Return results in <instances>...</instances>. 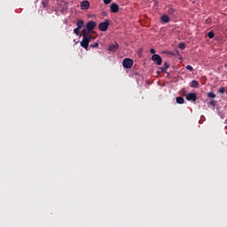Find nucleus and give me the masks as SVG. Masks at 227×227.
Masks as SVG:
<instances>
[{
  "instance_id": "obj_1",
  "label": "nucleus",
  "mask_w": 227,
  "mask_h": 227,
  "mask_svg": "<svg viewBox=\"0 0 227 227\" xmlns=\"http://www.w3.org/2000/svg\"><path fill=\"white\" fill-rule=\"evenodd\" d=\"M87 36L88 35L86 34L82 35V40L81 42V46L83 47V49H86V51H88V47H90V40Z\"/></svg>"
},
{
  "instance_id": "obj_2",
  "label": "nucleus",
  "mask_w": 227,
  "mask_h": 227,
  "mask_svg": "<svg viewBox=\"0 0 227 227\" xmlns=\"http://www.w3.org/2000/svg\"><path fill=\"white\" fill-rule=\"evenodd\" d=\"M122 66L125 68H132V67L134 66V60H132V59L126 58L122 61Z\"/></svg>"
},
{
  "instance_id": "obj_3",
  "label": "nucleus",
  "mask_w": 227,
  "mask_h": 227,
  "mask_svg": "<svg viewBox=\"0 0 227 227\" xmlns=\"http://www.w3.org/2000/svg\"><path fill=\"white\" fill-rule=\"evenodd\" d=\"M94 27H97V22L93 21V20H90L87 23L86 25V27L83 28V29H86V32L87 33H91V30L94 28Z\"/></svg>"
},
{
  "instance_id": "obj_4",
  "label": "nucleus",
  "mask_w": 227,
  "mask_h": 227,
  "mask_svg": "<svg viewBox=\"0 0 227 227\" xmlns=\"http://www.w3.org/2000/svg\"><path fill=\"white\" fill-rule=\"evenodd\" d=\"M109 20H106L104 22L99 23L98 29L99 31H106L109 28Z\"/></svg>"
},
{
  "instance_id": "obj_5",
  "label": "nucleus",
  "mask_w": 227,
  "mask_h": 227,
  "mask_svg": "<svg viewBox=\"0 0 227 227\" xmlns=\"http://www.w3.org/2000/svg\"><path fill=\"white\" fill-rule=\"evenodd\" d=\"M152 60L156 63V65H162V58L159 54H153Z\"/></svg>"
},
{
  "instance_id": "obj_6",
  "label": "nucleus",
  "mask_w": 227,
  "mask_h": 227,
  "mask_svg": "<svg viewBox=\"0 0 227 227\" xmlns=\"http://www.w3.org/2000/svg\"><path fill=\"white\" fill-rule=\"evenodd\" d=\"M186 100L196 102V100H198V95H196V93H189L186 95Z\"/></svg>"
},
{
  "instance_id": "obj_7",
  "label": "nucleus",
  "mask_w": 227,
  "mask_h": 227,
  "mask_svg": "<svg viewBox=\"0 0 227 227\" xmlns=\"http://www.w3.org/2000/svg\"><path fill=\"white\" fill-rule=\"evenodd\" d=\"M110 10H111L112 13H118V12H120V5H118V4H116V3H113L110 5Z\"/></svg>"
},
{
  "instance_id": "obj_8",
  "label": "nucleus",
  "mask_w": 227,
  "mask_h": 227,
  "mask_svg": "<svg viewBox=\"0 0 227 227\" xmlns=\"http://www.w3.org/2000/svg\"><path fill=\"white\" fill-rule=\"evenodd\" d=\"M81 10H90V2L88 0H83L80 4Z\"/></svg>"
},
{
  "instance_id": "obj_9",
  "label": "nucleus",
  "mask_w": 227,
  "mask_h": 227,
  "mask_svg": "<svg viewBox=\"0 0 227 227\" xmlns=\"http://www.w3.org/2000/svg\"><path fill=\"white\" fill-rule=\"evenodd\" d=\"M170 19L168 14H163L160 16V24H168L169 22Z\"/></svg>"
},
{
  "instance_id": "obj_10",
  "label": "nucleus",
  "mask_w": 227,
  "mask_h": 227,
  "mask_svg": "<svg viewBox=\"0 0 227 227\" xmlns=\"http://www.w3.org/2000/svg\"><path fill=\"white\" fill-rule=\"evenodd\" d=\"M118 47H120V45L117 43H115L114 44H111L109 46L108 51L110 52H116V51H118Z\"/></svg>"
},
{
  "instance_id": "obj_11",
  "label": "nucleus",
  "mask_w": 227,
  "mask_h": 227,
  "mask_svg": "<svg viewBox=\"0 0 227 227\" xmlns=\"http://www.w3.org/2000/svg\"><path fill=\"white\" fill-rule=\"evenodd\" d=\"M82 35H87V40H89V43L93 40V35L90 34V32H86V29L82 31Z\"/></svg>"
},
{
  "instance_id": "obj_12",
  "label": "nucleus",
  "mask_w": 227,
  "mask_h": 227,
  "mask_svg": "<svg viewBox=\"0 0 227 227\" xmlns=\"http://www.w3.org/2000/svg\"><path fill=\"white\" fill-rule=\"evenodd\" d=\"M169 63L164 62L163 67H160L161 72H163L164 74H168V68H169Z\"/></svg>"
},
{
  "instance_id": "obj_13",
  "label": "nucleus",
  "mask_w": 227,
  "mask_h": 227,
  "mask_svg": "<svg viewBox=\"0 0 227 227\" xmlns=\"http://www.w3.org/2000/svg\"><path fill=\"white\" fill-rule=\"evenodd\" d=\"M176 12V10L173 7H168V9L167 10V13L168 15H172V17H175Z\"/></svg>"
},
{
  "instance_id": "obj_14",
  "label": "nucleus",
  "mask_w": 227,
  "mask_h": 227,
  "mask_svg": "<svg viewBox=\"0 0 227 227\" xmlns=\"http://www.w3.org/2000/svg\"><path fill=\"white\" fill-rule=\"evenodd\" d=\"M190 86H191V88H199L200 82H198V81H196V80H193V81H192Z\"/></svg>"
},
{
  "instance_id": "obj_15",
  "label": "nucleus",
  "mask_w": 227,
  "mask_h": 227,
  "mask_svg": "<svg viewBox=\"0 0 227 227\" xmlns=\"http://www.w3.org/2000/svg\"><path fill=\"white\" fill-rule=\"evenodd\" d=\"M76 26L79 27V29H82V27H84V20H79L76 23Z\"/></svg>"
},
{
  "instance_id": "obj_16",
  "label": "nucleus",
  "mask_w": 227,
  "mask_h": 227,
  "mask_svg": "<svg viewBox=\"0 0 227 227\" xmlns=\"http://www.w3.org/2000/svg\"><path fill=\"white\" fill-rule=\"evenodd\" d=\"M41 5L43 8H47V6L49 5V0H42Z\"/></svg>"
},
{
  "instance_id": "obj_17",
  "label": "nucleus",
  "mask_w": 227,
  "mask_h": 227,
  "mask_svg": "<svg viewBox=\"0 0 227 227\" xmlns=\"http://www.w3.org/2000/svg\"><path fill=\"white\" fill-rule=\"evenodd\" d=\"M176 102H177V104H184V102H185V99H184V98H182V97H177Z\"/></svg>"
},
{
  "instance_id": "obj_18",
  "label": "nucleus",
  "mask_w": 227,
  "mask_h": 227,
  "mask_svg": "<svg viewBox=\"0 0 227 227\" xmlns=\"http://www.w3.org/2000/svg\"><path fill=\"white\" fill-rule=\"evenodd\" d=\"M178 47L181 49V51H185V43H180Z\"/></svg>"
},
{
  "instance_id": "obj_19",
  "label": "nucleus",
  "mask_w": 227,
  "mask_h": 227,
  "mask_svg": "<svg viewBox=\"0 0 227 227\" xmlns=\"http://www.w3.org/2000/svg\"><path fill=\"white\" fill-rule=\"evenodd\" d=\"M186 70H189V72H193L194 71V67H192V66L191 65H187L185 67Z\"/></svg>"
},
{
  "instance_id": "obj_20",
  "label": "nucleus",
  "mask_w": 227,
  "mask_h": 227,
  "mask_svg": "<svg viewBox=\"0 0 227 227\" xmlns=\"http://www.w3.org/2000/svg\"><path fill=\"white\" fill-rule=\"evenodd\" d=\"M207 36H208V38L212 39V38H214V36H215V34H214L213 31H210L207 33Z\"/></svg>"
},
{
  "instance_id": "obj_21",
  "label": "nucleus",
  "mask_w": 227,
  "mask_h": 227,
  "mask_svg": "<svg viewBox=\"0 0 227 227\" xmlns=\"http://www.w3.org/2000/svg\"><path fill=\"white\" fill-rule=\"evenodd\" d=\"M207 97L208 98H215V94L214 92H208Z\"/></svg>"
},
{
  "instance_id": "obj_22",
  "label": "nucleus",
  "mask_w": 227,
  "mask_h": 227,
  "mask_svg": "<svg viewBox=\"0 0 227 227\" xmlns=\"http://www.w3.org/2000/svg\"><path fill=\"white\" fill-rule=\"evenodd\" d=\"M80 30H81V28H79V27L74 28V34L77 35V36H79Z\"/></svg>"
},
{
  "instance_id": "obj_23",
  "label": "nucleus",
  "mask_w": 227,
  "mask_h": 227,
  "mask_svg": "<svg viewBox=\"0 0 227 227\" xmlns=\"http://www.w3.org/2000/svg\"><path fill=\"white\" fill-rule=\"evenodd\" d=\"M224 91H226V89L224 87L219 89V93H221L222 95H224Z\"/></svg>"
},
{
  "instance_id": "obj_24",
  "label": "nucleus",
  "mask_w": 227,
  "mask_h": 227,
  "mask_svg": "<svg viewBox=\"0 0 227 227\" xmlns=\"http://www.w3.org/2000/svg\"><path fill=\"white\" fill-rule=\"evenodd\" d=\"M103 3L105 4H111V3H113V0H103Z\"/></svg>"
},
{
  "instance_id": "obj_25",
  "label": "nucleus",
  "mask_w": 227,
  "mask_h": 227,
  "mask_svg": "<svg viewBox=\"0 0 227 227\" xmlns=\"http://www.w3.org/2000/svg\"><path fill=\"white\" fill-rule=\"evenodd\" d=\"M90 47L92 49H95L96 47H98V43H94L90 44Z\"/></svg>"
},
{
  "instance_id": "obj_26",
  "label": "nucleus",
  "mask_w": 227,
  "mask_h": 227,
  "mask_svg": "<svg viewBox=\"0 0 227 227\" xmlns=\"http://www.w3.org/2000/svg\"><path fill=\"white\" fill-rule=\"evenodd\" d=\"M209 104H210V106H213V107H215V100H211Z\"/></svg>"
},
{
  "instance_id": "obj_27",
  "label": "nucleus",
  "mask_w": 227,
  "mask_h": 227,
  "mask_svg": "<svg viewBox=\"0 0 227 227\" xmlns=\"http://www.w3.org/2000/svg\"><path fill=\"white\" fill-rule=\"evenodd\" d=\"M150 52H151V54H155V49L152 48V49L150 50Z\"/></svg>"
},
{
  "instance_id": "obj_28",
  "label": "nucleus",
  "mask_w": 227,
  "mask_h": 227,
  "mask_svg": "<svg viewBox=\"0 0 227 227\" xmlns=\"http://www.w3.org/2000/svg\"><path fill=\"white\" fill-rule=\"evenodd\" d=\"M60 3H62V4H66V3H65V2H60Z\"/></svg>"
}]
</instances>
